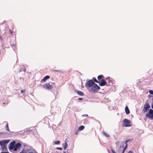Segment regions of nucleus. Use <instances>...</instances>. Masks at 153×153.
<instances>
[{
    "label": "nucleus",
    "mask_w": 153,
    "mask_h": 153,
    "mask_svg": "<svg viewBox=\"0 0 153 153\" xmlns=\"http://www.w3.org/2000/svg\"><path fill=\"white\" fill-rule=\"evenodd\" d=\"M145 117H147L150 120H153V110L150 109Z\"/></svg>",
    "instance_id": "nucleus-1"
},
{
    "label": "nucleus",
    "mask_w": 153,
    "mask_h": 153,
    "mask_svg": "<svg viewBox=\"0 0 153 153\" xmlns=\"http://www.w3.org/2000/svg\"><path fill=\"white\" fill-rule=\"evenodd\" d=\"M94 83V81H93L92 79H90L87 81L85 85V87L90 88L93 86Z\"/></svg>",
    "instance_id": "nucleus-2"
},
{
    "label": "nucleus",
    "mask_w": 153,
    "mask_h": 153,
    "mask_svg": "<svg viewBox=\"0 0 153 153\" xmlns=\"http://www.w3.org/2000/svg\"><path fill=\"white\" fill-rule=\"evenodd\" d=\"M150 108V105L148 103H145L143 105V108L142 110V111L143 113H145Z\"/></svg>",
    "instance_id": "nucleus-3"
},
{
    "label": "nucleus",
    "mask_w": 153,
    "mask_h": 153,
    "mask_svg": "<svg viewBox=\"0 0 153 153\" xmlns=\"http://www.w3.org/2000/svg\"><path fill=\"white\" fill-rule=\"evenodd\" d=\"M123 125L124 126L126 127H128L131 126L130 123V121L128 120L127 119H124L123 120Z\"/></svg>",
    "instance_id": "nucleus-4"
},
{
    "label": "nucleus",
    "mask_w": 153,
    "mask_h": 153,
    "mask_svg": "<svg viewBox=\"0 0 153 153\" xmlns=\"http://www.w3.org/2000/svg\"><path fill=\"white\" fill-rule=\"evenodd\" d=\"M44 88L46 89H51L53 88V86L50 85L49 83H46L43 85Z\"/></svg>",
    "instance_id": "nucleus-5"
},
{
    "label": "nucleus",
    "mask_w": 153,
    "mask_h": 153,
    "mask_svg": "<svg viewBox=\"0 0 153 153\" xmlns=\"http://www.w3.org/2000/svg\"><path fill=\"white\" fill-rule=\"evenodd\" d=\"M107 82L105 80L103 79H102L101 80V82H99V85L100 86H103L105 85H107Z\"/></svg>",
    "instance_id": "nucleus-6"
},
{
    "label": "nucleus",
    "mask_w": 153,
    "mask_h": 153,
    "mask_svg": "<svg viewBox=\"0 0 153 153\" xmlns=\"http://www.w3.org/2000/svg\"><path fill=\"white\" fill-rule=\"evenodd\" d=\"M9 142V140H2L0 141V145L1 146L6 145V144L8 143Z\"/></svg>",
    "instance_id": "nucleus-7"
},
{
    "label": "nucleus",
    "mask_w": 153,
    "mask_h": 153,
    "mask_svg": "<svg viewBox=\"0 0 153 153\" xmlns=\"http://www.w3.org/2000/svg\"><path fill=\"white\" fill-rule=\"evenodd\" d=\"M21 146V144L19 143H18L16 145H15L14 146V147L13 150L14 151H16L18 149H19Z\"/></svg>",
    "instance_id": "nucleus-8"
},
{
    "label": "nucleus",
    "mask_w": 153,
    "mask_h": 153,
    "mask_svg": "<svg viewBox=\"0 0 153 153\" xmlns=\"http://www.w3.org/2000/svg\"><path fill=\"white\" fill-rule=\"evenodd\" d=\"M15 144V141H13L12 142L10 143V146L9 147V149H13L14 148V146Z\"/></svg>",
    "instance_id": "nucleus-9"
},
{
    "label": "nucleus",
    "mask_w": 153,
    "mask_h": 153,
    "mask_svg": "<svg viewBox=\"0 0 153 153\" xmlns=\"http://www.w3.org/2000/svg\"><path fill=\"white\" fill-rule=\"evenodd\" d=\"M49 78L50 76H46L44 77V78L41 80V82L42 83L45 82L47 79Z\"/></svg>",
    "instance_id": "nucleus-10"
},
{
    "label": "nucleus",
    "mask_w": 153,
    "mask_h": 153,
    "mask_svg": "<svg viewBox=\"0 0 153 153\" xmlns=\"http://www.w3.org/2000/svg\"><path fill=\"white\" fill-rule=\"evenodd\" d=\"M94 88L96 90H99L100 89V87L97 84L94 83L93 85Z\"/></svg>",
    "instance_id": "nucleus-11"
},
{
    "label": "nucleus",
    "mask_w": 153,
    "mask_h": 153,
    "mask_svg": "<svg viewBox=\"0 0 153 153\" xmlns=\"http://www.w3.org/2000/svg\"><path fill=\"white\" fill-rule=\"evenodd\" d=\"M125 111L126 114H129L130 113L128 107L127 106H126V107H125Z\"/></svg>",
    "instance_id": "nucleus-12"
},
{
    "label": "nucleus",
    "mask_w": 153,
    "mask_h": 153,
    "mask_svg": "<svg viewBox=\"0 0 153 153\" xmlns=\"http://www.w3.org/2000/svg\"><path fill=\"white\" fill-rule=\"evenodd\" d=\"M89 91L92 93H95L97 91V90L93 87L90 88Z\"/></svg>",
    "instance_id": "nucleus-13"
},
{
    "label": "nucleus",
    "mask_w": 153,
    "mask_h": 153,
    "mask_svg": "<svg viewBox=\"0 0 153 153\" xmlns=\"http://www.w3.org/2000/svg\"><path fill=\"white\" fill-rule=\"evenodd\" d=\"M62 146L63 147L64 150H65L68 146V144L67 142L66 141H65V143H63L62 144Z\"/></svg>",
    "instance_id": "nucleus-14"
},
{
    "label": "nucleus",
    "mask_w": 153,
    "mask_h": 153,
    "mask_svg": "<svg viewBox=\"0 0 153 153\" xmlns=\"http://www.w3.org/2000/svg\"><path fill=\"white\" fill-rule=\"evenodd\" d=\"M77 93L78 95L81 96H83L84 95V93L80 91H77Z\"/></svg>",
    "instance_id": "nucleus-15"
},
{
    "label": "nucleus",
    "mask_w": 153,
    "mask_h": 153,
    "mask_svg": "<svg viewBox=\"0 0 153 153\" xmlns=\"http://www.w3.org/2000/svg\"><path fill=\"white\" fill-rule=\"evenodd\" d=\"M113 85L112 81L111 79L108 80V83L107 84V86L112 85Z\"/></svg>",
    "instance_id": "nucleus-16"
},
{
    "label": "nucleus",
    "mask_w": 153,
    "mask_h": 153,
    "mask_svg": "<svg viewBox=\"0 0 153 153\" xmlns=\"http://www.w3.org/2000/svg\"><path fill=\"white\" fill-rule=\"evenodd\" d=\"M130 140L129 139H128V140H126L125 141V143L126 144V145L124 147V148L123 149V150H124V151H125V150L126 149H127V143Z\"/></svg>",
    "instance_id": "nucleus-17"
},
{
    "label": "nucleus",
    "mask_w": 153,
    "mask_h": 153,
    "mask_svg": "<svg viewBox=\"0 0 153 153\" xmlns=\"http://www.w3.org/2000/svg\"><path fill=\"white\" fill-rule=\"evenodd\" d=\"M103 134L106 137H110V135L104 131H103L102 132Z\"/></svg>",
    "instance_id": "nucleus-18"
},
{
    "label": "nucleus",
    "mask_w": 153,
    "mask_h": 153,
    "mask_svg": "<svg viewBox=\"0 0 153 153\" xmlns=\"http://www.w3.org/2000/svg\"><path fill=\"white\" fill-rule=\"evenodd\" d=\"M85 128V127L83 126H79L78 128V130L80 131H81L83 130Z\"/></svg>",
    "instance_id": "nucleus-19"
},
{
    "label": "nucleus",
    "mask_w": 153,
    "mask_h": 153,
    "mask_svg": "<svg viewBox=\"0 0 153 153\" xmlns=\"http://www.w3.org/2000/svg\"><path fill=\"white\" fill-rule=\"evenodd\" d=\"M2 147V150L3 151H5L7 150V149L6 148V145L3 146H1Z\"/></svg>",
    "instance_id": "nucleus-20"
},
{
    "label": "nucleus",
    "mask_w": 153,
    "mask_h": 153,
    "mask_svg": "<svg viewBox=\"0 0 153 153\" xmlns=\"http://www.w3.org/2000/svg\"><path fill=\"white\" fill-rule=\"evenodd\" d=\"M93 81H94V82H95L97 83H99V81H98L95 78L93 77L92 79Z\"/></svg>",
    "instance_id": "nucleus-21"
},
{
    "label": "nucleus",
    "mask_w": 153,
    "mask_h": 153,
    "mask_svg": "<svg viewBox=\"0 0 153 153\" xmlns=\"http://www.w3.org/2000/svg\"><path fill=\"white\" fill-rule=\"evenodd\" d=\"M103 77V76L102 75H100L98 76L97 77L98 79L99 80H100L102 77Z\"/></svg>",
    "instance_id": "nucleus-22"
},
{
    "label": "nucleus",
    "mask_w": 153,
    "mask_h": 153,
    "mask_svg": "<svg viewBox=\"0 0 153 153\" xmlns=\"http://www.w3.org/2000/svg\"><path fill=\"white\" fill-rule=\"evenodd\" d=\"M6 130L7 131H9V127H8V123H7L6 125Z\"/></svg>",
    "instance_id": "nucleus-23"
},
{
    "label": "nucleus",
    "mask_w": 153,
    "mask_h": 153,
    "mask_svg": "<svg viewBox=\"0 0 153 153\" xmlns=\"http://www.w3.org/2000/svg\"><path fill=\"white\" fill-rule=\"evenodd\" d=\"M149 92L150 94L153 95V90H150L149 91Z\"/></svg>",
    "instance_id": "nucleus-24"
},
{
    "label": "nucleus",
    "mask_w": 153,
    "mask_h": 153,
    "mask_svg": "<svg viewBox=\"0 0 153 153\" xmlns=\"http://www.w3.org/2000/svg\"><path fill=\"white\" fill-rule=\"evenodd\" d=\"M79 130H76V131H75V134H77L78 133V132H79Z\"/></svg>",
    "instance_id": "nucleus-25"
},
{
    "label": "nucleus",
    "mask_w": 153,
    "mask_h": 153,
    "mask_svg": "<svg viewBox=\"0 0 153 153\" xmlns=\"http://www.w3.org/2000/svg\"><path fill=\"white\" fill-rule=\"evenodd\" d=\"M115 144L117 146H118L119 144V142H115Z\"/></svg>",
    "instance_id": "nucleus-26"
},
{
    "label": "nucleus",
    "mask_w": 153,
    "mask_h": 153,
    "mask_svg": "<svg viewBox=\"0 0 153 153\" xmlns=\"http://www.w3.org/2000/svg\"><path fill=\"white\" fill-rule=\"evenodd\" d=\"M111 151L112 152V153H116V152L114 149H111Z\"/></svg>",
    "instance_id": "nucleus-27"
},
{
    "label": "nucleus",
    "mask_w": 153,
    "mask_h": 153,
    "mask_svg": "<svg viewBox=\"0 0 153 153\" xmlns=\"http://www.w3.org/2000/svg\"><path fill=\"white\" fill-rule=\"evenodd\" d=\"M82 117H88V115L87 114H83L82 115Z\"/></svg>",
    "instance_id": "nucleus-28"
},
{
    "label": "nucleus",
    "mask_w": 153,
    "mask_h": 153,
    "mask_svg": "<svg viewBox=\"0 0 153 153\" xmlns=\"http://www.w3.org/2000/svg\"><path fill=\"white\" fill-rule=\"evenodd\" d=\"M25 91V90H21V92L22 93H24Z\"/></svg>",
    "instance_id": "nucleus-29"
},
{
    "label": "nucleus",
    "mask_w": 153,
    "mask_h": 153,
    "mask_svg": "<svg viewBox=\"0 0 153 153\" xmlns=\"http://www.w3.org/2000/svg\"><path fill=\"white\" fill-rule=\"evenodd\" d=\"M83 100V98H79L78 99V100Z\"/></svg>",
    "instance_id": "nucleus-30"
},
{
    "label": "nucleus",
    "mask_w": 153,
    "mask_h": 153,
    "mask_svg": "<svg viewBox=\"0 0 153 153\" xmlns=\"http://www.w3.org/2000/svg\"><path fill=\"white\" fill-rule=\"evenodd\" d=\"M62 148H61V147H58V150H62Z\"/></svg>",
    "instance_id": "nucleus-31"
},
{
    "label": "nucleus",
    "mask_w": 153,
    "mask_h": 153,
    "mask_svg": "<svg viewBox=\"0 0 153 153\" xmlns=\"http://www.w3.org/2000/svg\"><path fill=\"white\" fill-rule=\"evenodd\" d=\"M133 151H130L128 152V153H133Z\"/></svg>",
    "instance_id": "nucleus-32"
},
{
    "label": "nucleus",
    "mask_w": 153,
    "mask_h": 153,
    "mask_svg": "<svg viewBox=\"0 0 153 153\" xmlns=\"http://www.w3.org/2000/svg\"><path fill=\"white\" fill-rule=\"evenodd\" d=\"M54 143L55 144H57V141H56L54 142Z\"/></svg>",
    "instance_id": "nucleus-33"
},
{
    "label": "nucleus",
    "mask_w": 153,
    "mask_h": 153,
    "mask_svg": "<svg viewBox=\"0 0 153 153\" xmlns=\"http://www.w3.org/2000/svg\"><path fill=\"white\" fill-rule=\"evenodd\" d=\"M0 153H9L8 152H2Z\"/></svg>",
    "instance_id": "nucleus-34"
},
{
    "label": "nucleus",
    "mask_w": 153,
    "mask_h": 153,
    "mask_svg": "<svg viewBox=\"0 0 153 153\" xmlns=\"http://www.w3.org/2000/svg\"><path fill=\"white\" fill-rule=\"evenodd\" d=\"M152 108L153 109V104H152L151 105Z\"/></svg>",
    "instance_id": "nucleus-35"
},
{
    "label": "nucleus",
    "mask_w": 153,
    "mask_h": 153,
    "mask_svg": "<svg viewBox=\"0 0 153 153\" xmlns=\"http://www.w3.org/2000/svg\"><path fill=\"white\" fill-rule=\"evenodd\" d=\"M60 141L59 140H58V144H60Z\"/></svg>",
    "instance_id": "nucleus-36"
},
{
    "label": "nucleus",
    "mask_w": 153,
    "mask_h": 153,
    "mask_svg": "<svg viewBox=\"0 0 153 153\" xmlns=\"http://www.w3.org/2000/svg\"><path fill=\"white\" fill-rule=\"evenodd\" d=\"M125 151H124V150L123 149L122 153H124Z\"/></svg>",
    "instance_id": "nucleus-37"
},
{
    "label": "nucleus",
    "mask_w": 153,
    "mask_h": 153,
    "mask_svg": "<svg viewBox=\"0 0 153 153\" xmlns=\"http://www.w3.org/2000/svg\"><path fill=\"white\" fill-rule=\"evenodd\" d=\"M4 133L3 132H0V134H3Z\"/></svg>",
    "instance_id": "nucleus-38"
},
{
    "label": "nucleus",
    "mask_w": 153,
    "mask_h": 153,
    "mask_svg": "<svg viewBox=\"0 0 153 153\" xmlns=\"http://www.w3.org/2000/svg\"><path fill=\"white\" fill-rule=\"evenodd\" d=\"M81 87L82 88H84V86L83 85H82Z\"/></svg>",
    "instance_id": "nucleus-39"
},
{
    "label": "nucleus",
    "mask_w": 153,
    "mask_h": 153,
    "mask_svg": "<svg viewBox=\"0 0 153 153\" xmlns=\"http://www.w3.org/2000/svg\"><path fill=\"white\" fill-rule=\"evenodd\" d=\"M0 38L1 39H2V38H1V36H0Z\"/></svg>",
    "instance_id": "nucleus-40"
},
{
    "label": "nucleus",
    "mask_w": 153,
    "mask_h": 153,
    "mask_svg": "<svg viewBox=\"0 0 153 153\" xmlns=\"http://www.w3.org/2000/svg\"><path fill=\"white\" fill-rule=\"evenodd\" d=\"M152 101H153V103H152V104H153V98H152Z\"/></svg>",
    "instance_id": "nucleus-41"
},
{
    "label": "nucleus",
    "mask_w": 153,
    "mask_h": 153,
    "mask_svg": "<svg viewBox=\"0 0 153 153\" xmlns=\"http://www.w3.org/2000/svg\"><path fill=\"white\" fill-rule=\"evenodd\" d=\"M108 78H109V77H108V78H106V79H108Z\"/></svg>",
    "instance_id": "nucleus-42"
},
{
    "label": "nucleus",
    "mask_w": 153,
    "mask_h": 153,
    "mask_svg": "<svg viewBox=\"0 0 153 153\" xmlns=\"http://www.w3.org/2000/svg\"><path fill=\"white\" fill-rule=\"evenodd\" d=\"M10 33H12V32H11V31H10Z\"/></svg>",
    "instance_id": "nucleus-43"
},
{
    "label": "nucleus",
    "mask_w": 153,
    "mask_h": 153,
    "mask_svg": "<svg viewBox=\"0 0 153 153\" xmlns=\"http://www.w3.org/2000/svg\"><path fill=\"white\" fill-rule=\"evenodd\" d=\"M150 96V95H149L148 96L149 97V96Z\"/></svg>",
    "instance_id": "nucleus-44"
},
{
    "label": "nucleus",
    "mask_w": 153,
    "mask_h": 153,
    "mask_svg": "<svg viewBox=\"0 0 153 153\" xmlns=\"http://www.w3.org/2000/svg\"><path fill=\"white\" fill-rule=\"evenodd\" d=\"M58 72H59V71H58Z\"/></svg>",
    "instance_id": "nucleus-45"
},
{
    "label": "nucleus",
    "mask_w": 153,
    "mask_h": 153,
    "mask_svg": "<svg viewBox=\"0 0 153 153\" xmlns=\"http://www.w3.org/2000/svg\"><path fill=\"white\" fill-rule=\"evenodd\" d=\"M21 153V152H20V153Z\"/></svg>",
    "instance_id": "nucleus-46"
}]
</instances>
